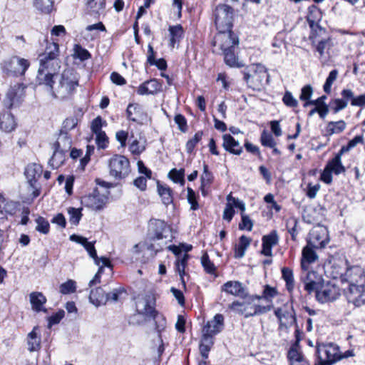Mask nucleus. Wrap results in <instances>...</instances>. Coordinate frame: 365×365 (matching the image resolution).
I'll return each mask as SVG.
<instances>
[{"label":"nucleus","instance_id":"49","mask_svg":"<svg viewBox=\"0 0 365 365\" xmlns=\"http://www.w3.org/2000/svg\"><path fill=\"white\" fill-rule=\"evenodd\" d=\"M36 230L38 232H39L42 234H44V235H46L48 233L49 229H50V225H49L48 222L45 218H43L42 217H38L36 220Z\"/></svg>","mask_w":365,"mask_h":365},{"label":"nucleus","instance_id":"6","mask_svg":"<svg viewBox=\"0 0 365 365\" xmlns=\"http://www.w3.org/2000/svg\"><path fill=\"white\" fill-rule=\"evenodd\" d=\"M215 23L219 32L232 31L233 9L227 4H220L215 9Z\"/></svg>","mask_w":365,"mask_h":365},{"label":"nucleus","instance_id":"33","mask_svg":"<svg viewBox=\"0 0 365 365\" xmlns=\"http://www.w3.org/2000/svg\"><path fill=\"white\" fill-rule=\"evenodd\" d=\"M170 34V46L173 48L176 43H179L184 36V30L180 24L170 26L168 28Z\"/></svg>","mask_w":365,"mask_h":365},{"label":"nucleus","instance_id":"23","mask_svg":"<svg viewBox=\"0 0 365 365\" xmlns=\"http://www.w3.org/2000/svg\"><path fill=\"white\" fill-rule=\"evenodd\" d=\"M279 237L276 231H272L262 237V249L261 253L264 256H272V247L277 245Z\"/></svg>","mask_w":365,"mask_h":365},{"label":"nucleus","instance_id":"56","mask_svg":"<svg viewBox=\"0 0 365 365\" xmlns=\"http://www.w3.org/2000/svg\"><path fill=\"white\" fill-rule=\"evenodd\" d=\"M105 125H106V121L103 120L101 117L98 116L96 118H94L93 120V121L91 122V128L92 132L94 134H96L98 133L103 132L102 130V127Z\"/></svg>","mask_w":365,"mask_h":365},{"label":"nucleus","instance_id":"20","mask_svg":"<svg viewBox=\"0 0 365 365\" xmlns=\"http://www.w3.org/2000/svg\"><path fill=\"white\" fill-rule=\"evenodd\" d=\"M222 292L229 294L246 299L248 293L242 284L238 281H228L221 288Z\"/></svg>","mask_w":365,"mask_h":365},{"label":"nucleus","instance_id":"32","mask_svg":"<svg viewBox=\"0 0 365 365\" xmlns=\"http://www.w3.org/2000/svg\"><path fill=\"white\" fill-rule=\"evenodd\" d=\"M127 117L130 120L140 123L143 118L142 107L137 103H130L126 110Z\"/></svg>","mask_w":365,"mask_h":365},{"label":"nucleus","instance_id":"9","mask_svg":"<svg viewBox=\"0 0 365 365\" xmlns=\"http://www.w3.org/2000/svg\"><path fill=\"white\" fill-rule=\"evenodd\" d=\"M108 167L110 175L115 179L124 178L130 172V162L123 155L113 156L109 160Z\"/></svg>","mask_w":365,"mask_h":365},{"label":"nucleus","instance_id":"48","mask_svg":"<svg viewBox=\"0 0 365 365\" xmlns=\"http://www.w3.org/2000/svg\"><path fill=\"white\" fill-rule=\"evenodd\" d=\"M67 211L70 223L73 225H77L82 217L81 209L68 207Z\"/></svg>","mask_w":365,"mask_h":365},{"label":"nucleus","instance_id":"38","mask_svg":"<svg viewBox=\"0 0 365 365\" xmlns=\"http://www.w3.org/2000/svg\"><path fill=\"white\" fill-rule=\"evenodd\" d=\"M106 6L105 0H87L86 9L91 15H98Z\"/></svg>","mask_w":365,"mask_h":365},{"label":"nucleus","instance_id":"24","mask_svg":"<svg viewBox=\"0 0 365 365\" xmlns=\"http://www.w3.org/2000/svg\"><path fill=\"white\" fill-rule=\"evenodd\" d=\"M287 356L290 365H310L297 343L289 349Z\"/></svg>","mask_w":365,"mask_h":365},{"label":"nucleus","instance_id":"18","mask_svg":"<svg viewBox=\"0 0 365 365\" xmlns=\"http://www.w3.org/2000/svg\"><path fill=\"white\" fill-rule=\"evenodd\" d=\"M25 86L23 84H16L11 87L6 96L5 104L8 108L18 105L24 95Z\"/></svg>","mask_w":365,"mask_h":365},{"label":"nucleus","instance_id":"34","mask_svg":"<svg viewBox=\"0 0 365 365\" xmlns=\"http://www.w3.org/2000/svg\"><path fill=\"white\" fill-rule=\"evenodd\" d=\"M281 326L291 324L295 322V317L285 308H277L274 311Z\"/></svg>","mask_w":365,"mask_h":365},{"label":"nucleus","instance_id":"43","mask_svg":"<svg viewBox=\"0 0 365 365\" xmlns=\"http://www.w3.org/2000/svg\"><path fill=\"white\" fill-rule=\"evenodd\" d=\"M53 150V154L48 163L52 168L56 169L63 163L66 160V153L57 149Z\"/></svg>","mask_w":365,"mask_h":365},{"label":"nucleus","instance_id":"62","mask_svg":"<svg viewBox=\"0 0 365 365\" xmlns=\"http://www.w3.org/2000/svg\"><path fill=\"white\" fill-rule=\"evenodd\" d=\"M187 201L190 204V208L192 210L198 209V203L196 200L195 193L190 187L187 188Z\"/></svg>","mask_w":365,"mask_h":365},{"label":"nucleus","instance_id":"21","mask_svg":"<svg viewBox=\"0 0 365 365\" xmlns=\"http://www.w3.org/2000/svg\"><path fill=\"white\" fill-rule=\"evenodd\" d=\"M43 168L41 165L37 163L29 164L25 169L24 174L31 187H36V183L41 177Z\"/></svg>","mask_w":365,"mask_h":365},{"label":"nucleus","instance_id":"14","mask_svg":"<svg viewBox=\"0 0 365 365\" xmlns=\"http://www.w3.org/2000/svg\"><path fill=\"white\" fill-rule=\"evenodd\" d=\"M340 285L334 281L329 282L325 287H322V290L317 292V299L322 303L336 299L341 294Z\"/></svg>","mask_w":365,"mask_h":365},{"label":"nucleus","instance_id":"15","mask_svg":"<svg viewBox=\"0 0 365 365\" xmlns=\"http://www.w3.org/2000/svg\"><path fill=\"white\" fill-rule=\"evenodd\" d=\"M304 274L302 277V279L304 284L305 290L308 293L315 292L317 294L323 287L324 279L322 276L314 271L307 272Z\"/></svg>","mask_w":365,"mask_h":365},{"label":"nucleus","instance_id":"30","mask_svg":"<svg viewBox=\"0 0 365 365\" xmlns=\"http://www.w3.org/2000/svg\"><path fill=\"white\" fill-rule=\"evenodd\" d=\"M90 302L96 307L105 304L108 302V295L101 287H97L91 291Z\"/></svg>","mask_w":365,"mask_h":365},{"label":"nucleus","instance_id":"39","mask_svg":"<svg viewBox=\"0 0 365 365\" xmlns=\"http://www.w3.org/2000/svg\"><path fill=\"white\" fill-rule=\"evenodd\" d=\"M251 242V239L242 235L240 237V241L237 245L235 247V254L234 257L235 258H242L244 257L245 253L247 247L250 246Z\"/></svg>","mask_w":365,"mask_h":365},{"label":"nucleus","instance_id":"11","mask_svg":"<svg viewBox=\"0 0 365 365\" xmlns=\"http://www.w3.org/2000/svg\"><path fill=\"white\" fill-rule=\"evenodd\" d=\"M212 43L224 52L226 50L237 49L239 40L232 31H222L215 36Z\"/></svg>","mask_w":365,"mask_h":365},{"label":"nucleus","instance_id":"22","mask_svg":"<svg viewBox=\"0 0 365 365\" xmlns=\"http://www.w3.org/2000/svg\"><path fill=\"white\" fill-rule=\"evenodd\" d=\"M224 317L222 314H216L213 319L208 321L202 329V333L215 336L218 334L223 327Z\"/></svg>","mask_w":365,"mask_h":365},{"label":"nucleus","instance_id":"64","mask_svg":"<svg viewBox=\"0 0 365 365\" xmlns=\"http://www.w3.org/2000/svg\"><path fill=\"white\" fill-rule=\"evenodd\" d=\"M78 123V120L76 117L67 118L63 123V129L66 131L73 129Z\"/></svg>","mask_w":365,"mask_h":365},{"label":"nucleus","instance_id":"42","mask_svg":"<svg viewBox=\"0 0 365 365\" xmlns=\"http://www.w3.org/2000/svg\"><path fill=\"white\" fill-rule=\"evenodd\" d=\"M157 187L158 194L161 197L163 202L166 205L172 203L173 197L170 188L168 186L161 185L159 182H158Z\"/></svg>","mask_w":365,"mask_h":365},{"label":"nucleus","instance_id":"31","mask_svg":"<svg viewBox=\"0 0 365 365\" xmlns=\"http://www.w3.org/2000/svg\"><path fill=\"white\" fill-rule=\"evenodd\" d=\"M345 101H350L354 106L364 107L365 106V94L354 96L351 91L344 89V108L346 105Z\"/></svg>","mask_w":365,"mask_h":365},{"label":"nucleus","instance_id":"47","mask_svg":"<svg viewBox=\"0 0 365 365\" xmlns=\"http://www.w3.org/2000/svg\"><path fill=\"white\" fill-rule=\"evenodd\" d=\"M189 258V255L187 254H184L181 258H178L176 262V269L180 276L181 281L184 287H185V282L183 278L185 274V268Z\"/></svg>","mask_w":365,"mask_h":365},{"label":"nucleus","instance_id":"25","mask_svg":"<svg viewBox=\"0 0 365 365\" xmlns=\"http://www.w3.org/2000/svg\"><path fill=\"white\" fill-rule=\"evenodd\" d=\"M222 147L226 151L237 155H240L242 153L243 149L239 141L236 140L231 135L225 134L222 136Z\"/></svg>","mask_w":365,"mask_h":365},{"label":"nucleus","instance_id":"13","mask_svg":"<svg viewBox=\"0 0 365 365\" xmlns=\"http://www.w3.org/2000/svg\"><path fill=\"white\" fill-rule=\"evenodd\" d=\"M341 155L342 148L339 150L335 157L328 162L320 178L321 180L324 182L329 184L332 180V173L339 175L342 172V165L341 163Z\"/></svg>","mask_w":365,"mask_h":365},{"label":"nucleus","instance_id":"12","mask_svg":"<svg viewBox=\"0 0 365 365\" xmlns=\"http://www.w3.org/2000/svg\"><path fill=\"white\" fill-rule=\"evenodd\" d=\"M108 197L95 189L92 193L86 195L81 198V204L92 210H102L107 202Z\"/></svg>","mask_w":365,"mask_h":365},{"label":"nucleus","instance_id":"41","mask_svg":"<svg viewBox=\"0 0 365 365\" xmlns=\"http://www.w3.org/2000/svg\"><path fill=\"white\" fill-rule=\"evenodd\" d=\"M34 6L40 12L50 14L53 9V0H33Z\"/></svg>","mask_w":365,"mask_h":365},{"label":"nucleus","instance_id":"57","mask_svg":"<svg viewBox=\"0 0 365 365\" xmlns=\"http://www.w3.org/2000/svg\"><path fill=\"white\" fill-rule=\"evenodd\" d=\"M144 142H140L134 140L130 145L129 150L133 154L139 155L145 150Z\"/></svg>","mask_w":365,"mask_h":365},{"label":"nucleus","instance_id":"7","mask_svg":"<svg viewBox=\"0 0 365 365\" xmlns=\"http://www.w3.org/2000/svg\"><path fill=\"white\" fill-rule=\"evenodd\" d=\"M29 66V60L14 56L4 61L1 63V70L6 75L20 76L25 74Z\"/></svg>","mask_w":365,"mask_h":365},{"label":"nucleus","instance_id":"27","mask_svg":"<svg viewBox=\"0 0 365 365\" xmlns=\"http://www.w3.org/2000/svg\"><path fill=\"white\" fill-rule=\"evenodd\" d=\"M71 138L66 132L61 131L57 140L53 145V149H57L67 153L71 148Z\"/></svg>","mask_w":365,"mask_h":365},{"label":"nucleus","instance_id":"10","mask_svg":"<svg viewBox=\"0 0 365 365\" xmlns=\"http://www.w3.org/2000/svg\"><path fill=\"white\" fill-rule=\"evenodd\" d=\"M345 263L346 268L344 272V284H365V269L360 265H350L348 260Z\"/></svg>","mask_w":365,"mask_h":365},{"label":"nucleus","instance_id":"17","mask_svg":"<svg viewBox=\"0 0 365 365\" xmlns=\"http://www.w3.org/2000/svg\"><path fill=\"white\" fill-rule=\"evenodd\" d=\"M136 311L145 318L155 317V310L153 298L150 296L138 298L136 302Z\"/></svg>","mask_w":365,"mask_h":365},{"label":"nucleus","instance_id":"45","mask_svg":"<svg viewBox=\"0 0 365 365\" xmlns=\"http://www.w3.org/2000/svg\"><path fill=\"white\" fill-rule=\"evenodd\" d=\"M282 278L286 282L287 290L291 292L294 287V280L292 270L287 267H283L282 269Z\"/></svg>","mask_w":365,"mask_h":365},{"label":"nucleus","instance_id":"28","mask_svg":"<svg viewBox=\"0 0 365 365\" xmlns=\"http://www.w3.org/2000/svg\"><path fill=\"white\" fill-rule=\"evenodd\" d=\"M314 248V247H312L308 243L307 245L303 248L301 266L304 270H307L308 265L310 263L314 262L318 258L316 252L313 250Z\"/></svg>","mask_w":365,"mask_h":365},{"label":"nucleus","instance_id":"8","mask_svg":"<svg viewBox=\"0 0 365 365\" xmlns=\"http://www.w3.org/2000/svg\"><path fill=\"white\" fill-rule=\"evenodd\" d=\"M344 297L348 304H351L354 308L365 305V284L346 285L344 287Z\"/></svg>","mask_w":365,"mask_h":365},{"label":"nucleus","instance_id":"37","mask_svg":"<svg viewBox=\"0 0 365 365\" xmlns=\"http://www.w3.org/2000/svg\"><path fill=\"white\" fill-rule=\"evenodd\" d=\"M321 17V11L318 9L314 7L310 9L309 14L307 16V21L312 31H317V29H319L320 32L322 31V29L318 25V22Z\"/></svg>","mask_w":365,"mask_h":365},{"label":"nucleus","instance_id":"58","mask_svg":"<svg viewBox=\"0 0 365 365\" xmlns=\"http://www.w3.org/2000/svg\"><path fill=\"white\" fill-rule=\"evenodd\" d=\"M96 143L98 148L104 149L107 147L108 143V138L104 131L96 133Z\"/></svg>","mask_w":365,"mask_h":365},{"label":"nucleus","instance_id":"29","mask_svg":"<svg viewBox=\"0 0 365 365\" xmlns=\"http://www.w3.org/2000/svg\"><path fill=\"white\" fill-rule=\"evenodd\" d=\"M38 330V327H34L27 335L28 350L30 352L37 351L41 348V336L37 332Z\"/></svg>","mask_w":365,"mask_h":365},{"label":"nucleus","instance_id":"16","mask_svg":"<svg viewBox=\"0 0 365 365\" xmlns=\"http://www.w3.org/2000/svg\"><path fill=\"white\" fill-rule=\"evenodd\" d=\"M328 241V232L324 227L318 226L311 230L308 244L312 247L316 249L323 248Z\"/></svg>","mask_w":365,"mask_h":365},{"label":"nucleus","instance_id":"60","mask_svg":"<svg viewBox=\"0 0 365 365\" xmlns=\"http://www.w3.org/2000/svg\"><path fill=\"white\" fill-rule=\"evenodd\" d=\"M201 263L208 273H212L215 271V265L210 260L209 256L207 253H205L201 257Z\"/></svg>","mask_w":365,"mask_h":365},{"label":"nucleus","instance_id":"2","mask_svg":"<svg viewBox=\"0 0 365 365\" xmlns=\"http://www.w3.org/2000/svg\"><path fill=\"white\" fill-rule=\"evenodd\" d=\"M78 79L76 73L71 69L65 70L58 78L56 82L53 79L48 84H44V88L50 93L52 97L58 99H65L70 97L78 86Z\"/></svg>","mask_w":365,"mask_h":365},{"label":"nucleus","instance_id":"44","mask_svg":"<svg viewBox=\"0 0 365 365\" xmlns=\"http://www.w3.org/2000/svg\"><path fill=\"white\" fill-rule=\"evenodd\" d=\"M327 272L332 278L331 281L340 284H342V269L339 264H333Z\"/></svg>","mask_w":365,"mask_h":365},{"label":"nucleus","instance_id":"50","mask_svg":"<svg viewBox=\"0 0 365 365\" xmlns=\"http://www.w3.org/2000/svg\"><path fill=\"white\" fill-rule=\"evenodd\" d=\"M76 289V282L73 279H68L60 286V292L63 294L73 293Z\"/></svg>","mask_w":365,"mask_h":365},{"label":"nucleus","instance_id":"46","mask_svg":"<svg viewBox=\"0 0 365 365\" xmlns=\"http://www.w3.org/2000/svg\"><path fill=\"white\" fill-rule=\"evenodd\" d=\"M212 174L209 171L208 166L203 164V173L201 175V189L203 195H205L204 187L208 186L212 181Z\"/></svg>","mask_w":365,"mask_h":365},{"label":"nucleus","instance_id":"55","mask_svg":"<svg viewBox=\"0 0 365 365\" xmlns=\"http://www.w3.org/2000/svg\"><path fill=\"white\" fill-rule=\"evenodd\" d=\"M282 101L285 106L289 108H295L298 106L297 100L293 96L291 92L286 91L283 96Z\"/></svg>","mask_w":365,"mask_h":365},{"label":"nucleus","instance_id":"35","mask_svg":"<svg viewBox=\"0 0 365 365\" xmlns=\"http://www.w3.org/2000/svg\"><path fill=\"white\" fill-rule=\"evenodd\" d=\"M155 236L158 240L167 238L170 234V227L163 220H155L153 222Z\"/></svg>","mask_w":365,"mask_h":365},{"label":"nucleus","instance_id":"26","mask_svg":"<svg viewBox=\"0 0 365 365\" xmlns=\"http://www.w3.org/2000/svg\"><path fill=\"white\" fill-rule=\"evenodd\" d=\"M16 127L14 117L9 112H5L0 115V130L5 133H10Z\"/></svg>","mask_w":365,"mask_h":365},{"label":"nucleus","instance_id":"36","mask_svg":"<svg viewBox=\"0 0 365 365\" xmlns=\"http://www.w3.org/2000/svg\"><path fill=\"white\" fill-rule=\"evenodd\" d=\"M237 50V49L226 50V51L222 52V54L224 56L225 63L230 67L241 68L244 66L238 61L236 54Z\"/></svg>","mask_w":365,"mask_h":365},{"label":"nucleus","instance_id":"19","mask_svg":"<svg viewBox=\"0 0 365 365\" xmlns=\"http://www.w3.org/2000/svg\"><path fill=\"white\" fill-rule=\"evenodd\" d=\"M250 71L253 74L245 73V79L249 82L250 78L255 80L259 85H262V82L266 79L268 81L269 74L267 73V68L262 64H253L250 67Z\"/></svg>","mask_w":365,"mask_h":365},{"label":"nucleus","instance_id":"5","mask_svg":"<svg viewBox=\"0 0 365 365\" xmlns=\"http://www.w3.org/2000/svg\"><path fill=\"white\" fill-rule=\"evenodd\" d=\"M255 297H247L245 301L240 302L239 301H234L229 305V308L232 311L241 314H244L245 317H249L256 314L265 313L271 309L270 306L262 307L259 305H252V302L254 300Z\"/></svg>","mask_w":365,"mask_h":365},{"label":"nucleus","instance_id":"61","mask_svg":"<svg viewBox=\"0 0 365 365\" xmlns=\"http://www.w3.org/2000/svg\"><path fill=\"white\" fill-rule=\"evenodd\" d=\"M169 176L170 177V178L175 182H180L181 183L182 185L184 184V179H183V176H184V170H178L176 169H173L170 173H169Z\"/></svg>","mask_w":365,"mask_h":365},{"label":"nucleus","instance_id":"59","mask_svg":"<svg viewBox=\"0 0 365 365\" xmlns=\"http://www.w3.org/2000/svg\"><path fill=\"white\" fill-rule=\"evenodd\" d=\"M337 75H338V72L336 70H333L331 71L329 74V76L328 78H327V81L324 85V91L326 92V93H329L330 91H331V87L333 84V83L335 81V80L336 79V77H337Z\"/></svg>","mask_w":365,"mask_h":365},{"label":"nucleus","instance_id":"4","mask_svg":"<svg viewBox=\"0 0 365 365\" xmlns=\"http://www.w3.org/2000/svg\"><path fill=\"white\" fill-rule=\"evenodd\" d=\"M317 354L318 361L314 365H332L342 357L339 346L333 343L317 346Z\"/></svg>","mask_w":365,"mask_h":365},{"label":"nucleus","instance_id":"54","mask_svg":"<svg viewBox=\"0 0 365 365\" xmlns=\"http://www.w3.org/2000/svg\"><path fill=\"white\" fill-rule=\"evenodd\" d=\"M277 294V291L276 288L270 287L269 285H266L264 287L262 296H254L255 299H272Z\"/></svg>","mask_w":365,"mask_h":365},{"label":"nucleus","instance_id":"1","mask_svg":"<svg viewBox=\"0 0 365 365\" xmlns=\"http://www.w3.org/2000/svg\"><path fill=\"white\" fill-rule=\"evenodd\" d=\"M58 56V44L53 42L48 43L45 52L39 56L40 66L36 76L38 85L48 84L57 76L61 68Z\"/></svg>","mask_w":365,"mask_h":365},{"label":"nucleus","instance_id":"51","mask_svg":"<svg viewBox=\"0 0 365 365\" xmlns=\"http://www.w3.org/2000/svg\"><path fill=\"white\" fill-rule=\"evenodd\" d=\"M260 142L262 145L265 147L274 148L276 145L273 136L266 130H263L262 133Z\"/></svg>","mask_w":365,"mask_h":365},{"label":"nucleus","instance_id":"63","mask_svg":"<svg viewBox=\"0 0 365 365\" xmlns=\"http://www.w3.org/2000/svg\"><path fill=\"white\" fill-rule=\"evenodd\" d=\"M253 223L250 218L244 214L242 215V221L239 224V228L240 230H247L251 231L252 229Z\"/></svg>","mask_w":365,"mask_h":365},{"label":"nucleus","instance_id":"3","mask_svg":"<svg viewBox=\"0 0 365 365\" xmlns=\"http://www.w3.org/2000/svg\"><path fill=\"white\" fill-rule=\"evenodd\" d=\"M69 239L71 241L83 246L88 255L93 259L94 263L99 266L98 270L97 272V273H99V275H101L103 273L104 267H109L110 269H112L113 266L108 258L104 257H98L96 248L94 247V242H88L87 238L77 235L76 234L71 235L69 237Z\"/></svg>","mask_w":365,"mask_h":365},{"label":"nucleus","instance_id":"40","mask_svg":"<svg viewBox=\"0 0 365 365\" xmlns=\"http://www.w3.org/2000/svg\"><path fill=\"white\" fill-rule=\"evenodd\" d=\"M46 299L41 292H32L30 294V302L32 309L36 312L42 311V307L46 303Z\"/></svg>","mask_w":365,"mask_h":365},{"label":"nucleus","instance_id":"53","mask_svg":"<svg viewBox=\"0 0 365 365\" xmlns=\"http://www.w3.org/2000/svg\"><path fill=\"white\" fill-rule=\"evenodd\" d=\"M73 56L76 58H79L81 61H85L91 57L90 53L81 46L76 44L74 46V53Z\"/></svg>","mask_w":365,"mask_h":365},{"label":"nucleus","instance_id":"52","mask_svg":"<svg viewBox=\"0 0 365 365\" xmlns=\"http://www.w3.org/2000/svg\"><path fill=\"white\" fill-rule=\"evenodd\" d=\"M203 133L202 131L197 132L194 137L189 140L186 143V150L188 153H191L196 145L201 140Z\"/></svg>","mask_w":365,"mask_h":365}]
</instances>
